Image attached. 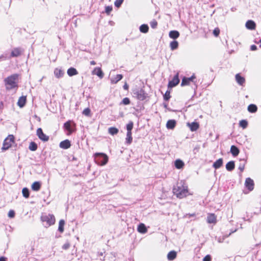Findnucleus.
<instances>
[{"label":"nucleus","mask_w":261,"mask_h":261,"mask_svg":"<svg viewBox=\"0 0 261 261\" xmlns=\"http://www.w3.org/2000/svg\"><path fill=\"white\" fill-rule=\"evenodd\" d=\"M246 27L251 30H254L256 27V24L253 20H248L246 23Z\"/></svg>","instance_id":"obj_20"},{"label":"nucleus","mask_w":261,"mask_h":261,"mask_svg":"<svg viewBox=\"0 0 261 261\" xmlns=\"http://www.w3.org/2000/svg\"><path fill=\"white\" fill-rule=\"evenodd\" d=\"M37 144L34 142H31L29 146V148L31 151H35L37 149Z\"/></svg>","instance_id":"obj_38"},{"label":"nucleus","mask_w":261,"mask_h":261,"mask_svg":"<svg viewBox=\"0 0 261 261\" xmlns=\"http://www.w3.org/2000/svg\"><path fill=\"white\" fill-rule=\"evenodd\" d=\"M90 64L91 65H95L96 64V62L94 61H91L90 62Z\"/></svg>","instance_id":"obj_56"},{"label":"nucleus","mask_w":261,"mask_h":261,"mask_svg":"<svg viewBox=\"0 0 261 261\" xmlns=\"http://www.w3.org/2000/svg\"><path fill=\"white\" fill-rule=\"evenodd\" d=\"M7 258L4 256L0 257V261H6Z\"/></svg>","instance_id":"obj_54"},{"label":"nucleus","mask_w":261,"mask_h":261,"mask_svg":"<svg viewBox=\"0 0 261 261\" xmlns=\"http://www.w3.org/2000/svg\"><path fill=\"white\" fill-rule=\"evenodd\" d=\"M250 49L252 51L256 50L257 49V47L255 45H252L250 47Z\"/></svg>","instance_id":"obj_51"},{"label":"nucleus","mask_w":261,"mask_h":261,"mask_svg":"<svg viewBox=\"0 0 261 261\" xmlns=\"http://www.w3.org/2000/svg\"><path fill=\"white\" fill-rule=\"evenodd\" d=\"M179 73L177 72L173 77L171 81H170L168 84V88H172L176 85H177L179 83Z\"/></svg>","instance_id":"obj_10"},{"label":"nucleus","mask_w":261,"mask_h":261,"mask_svg":"<svg viewBox=\"0 0 261 261\" xmlns=\"http://www.w3.org/2000/svg\"><path fill=\"white\" fill-rule=\"evenodd\" d=\"M163 97L165 100L168 101L169 99L171 98L170 91L167 90L165 93L164 94Z\"/></svg>","instance_id":"obj_43"},{"label":"nucleus","mask_w":261,"mask_h":261,"mask_svg":"<svg viewBox=\"0 0 261 261\" xmlns=\"http://www.w3.org/2000/svg\"><path fill=\"white\" fill-rule=\"evenodd\" d=\"M8 216L9 217L12 218H14L15 216V212L13 210H10L9 211L8 213Z\"/></svg>","instance_id":"obj_49"},{"label":"nucleus","mask_w":261,"mask_h":261,"mask_svg":"<svg viewBox=\"0 0 261 261\" xmlns=\"http://www.w3.org/2000/svg\"><path fill=\"white\" fill-rule=\"evenodd\" d=\"M150 25L152 28L155 29L158 25V22L156 20H154L150 23Z\"/></svg>","instance_id":"obj_48"},{"label":"nucleus","mask_w":261,"mask_h":261,"mask_svg":"<svg viewBox=\"0 0 261 261\" xmlns=\"http://www.w3.org/2000/svg\"><path fill=\"white\" fill-rule=\"evenodd\" d=\"M130 103V99L128 97L124 98L122 101L120 102V105H128Z\"/></svg>","instance_id":"obj_44"},{"label":"nucleus","mask_w":261,"mask_h":261,"mask_svg":"<svg viewBox=\"0 0 261 261\" xmlns=\"http://www.w3.org/2000/svg\"><path fill=\"white\" fill-rule=\"evenodd\" d=\"M67 74L69 76H72L73 75H77L78 74V72L76 69L73 67H70L67 70Z\"/></svg>","instance_id":"obj_26"},{"label":"nucleus","mask_w":261,"mask_h":261,"mask_svg":"<svg viewBox=\"0 0 261 261\" xmlns=\"http://www.w3.org/2000/svg\"><path fill=\"white\" fill-rule=\"evenodd\" d=\"M82 114L87 117H90L91 116V111L89 108H87L85 109L83 112Z\"/></svg>","instance_id":"obj_39"},{"label":"nucleus","mask_w":261,"mask_h":261,"mask_svg":"<svg viewBox=\"0 0 261 261\" xmlns=\"http://www.w3.org/2000/svg\"><path fill=\"white\" fill-rule=\"evenodd\" d=\"M123 77V75L122 74H117L114 77L111 79V83L112 84H115L118 82L120 81Z\"/></svg>","instance_id":"obj_25"},{"label":"nucleus","mask_w":261,"mask_h":261,"mask_svg":"<svg viewBox=\"0 0 261 261\" xmlns=\"http://www.w3.org/2000/svg\"><path fill=\"white\" fill-rule=\"evenodd\" d=\"M237 82L241 86H243L245 82V79L242 76L240 73H238L235 76Z\"/></svg>","instance_id":"obj_19"},{"label":"nucleus","mask_w":261,"mask_h":261,"mask_svg":"<svg viewBox=\"0 0 261 261\" xmlns=\"http://www.w3.org/2000/svg\"><path fill=\"white\" fill-rule=\"evenodd\" d=\"M173 193L176 196L180 199L185 198L190 195L187 186H180L173 189Z\"/></svg>","instance_id":"obj_2"},{"label":"nucleus","mask_w":261,"mask_h":261,"mask_svg":"<svg viewBox=\"0 0 261 261\" xmlns=\"http://www.w3.org/2000/svg\"><path fill=\"white\" fill-rule=\"evenodd\" d=\"M223 165V159L220 158L217 160L213 164V167L215 169H218L220 168Z\"/></svg>","instance_id":"obj_27"},{"label":"nucleus","mask_w":261,"mask_h":261,"mask_svg":"<svg viewBox=\"0 0 261 261\" xmlns=\"http://www.w3.org/2000/svg\"><path fill=\"white\" fill-rule=\"evenodd\" d=\"M124 89L127 90L128 89V85L125 83L123 86Z\"/></svg>","instance_id":"obj_53"},{"label":"nucleus","mask_w":261,"mask_h":261,"mask_svg":"<svg viewBox=\"0 0 261 261\" xmlns=\"http://www.w3.org/2000/svg\"><path fill=\"white\" fill-rule=\"evenodd\" d=\"M259 261H261V259H260Z\"/></svg>","instance_id":"obj_60"},{"label":"nucleus","mask_w":261,"mask_h":261,"mask_svg":"<svg viewBox=\"0 0 261 261\" xmlns=\"http://www.w3.org/2000/svg\"><path fill=\"white\" fill-rule=\"evenodd\" d=\"M14 137L13 135H9L4 140L2 149L4 151L10 148L12 144L14 143Z\"/></svg>","instance_id":"obj_4"},{"label":"nucleus","mask_w":261,"mask_h":261,"mask_svg":"<svg viewBox=\"0 0 261 261\" xmlns=\"http://www.w3.org/2000/svg\"><path fill=\"white\" fill-rule=\"evenodd\" d=\"M203 261H212L211 256L209 254L206 255L203 259Z\"/></svg>","instance_id":"obj_50"},{"label":"nucleus","mask_w":261,"mask_h":261,"mask_svg":"<svg viewBox=\"0 0 261 261\" xmlns=\"http://www.w3.org/2000/svg\"><path fill=\"white\" fill-rule=\"evenodd\" d=\"M239 126L243 129H245L248 125V122L246 120L243 119L240 121L239 123Z\"/></svg>","instance_id":"obj_34"},{"label":"nucleus","mask_w":261,"mask_h":261,"mask_svg":"<svg viewBox=\"0 0 261 261\" xmlns=\"http://www.w3.org/2000/svg\"><path fill=\"white\" fill-rule=\"evenodd\" d=\"M175 167L178 169H180L184 167V163L180 160H176L175 161Z\"/></svg>","instance_id":"obj_29"},{"label":"nucleus","mask_w":261,"mask_h":261,"mask_svg":"<svg viewBox=\"0 0 261 261\" xmlns=\"http://www.w3.org/2000/svg\"><path fill=\"white\" fill-rule=\"evenodd\" d=\"M178 43L177 41H172L170 44V47L171 50H174L178 47Z\"/></svg>","instance_id":"obj_41"},{"label":"nucleus","mask_w":261,"mask_h":261,"mask_svg":"<svg viewBox=\"0 0 261 261\" xmlns=\"http://www.w3.org/2000/svg\"><path fill=\"white\" fill-rule=\"evenodd\" d=\"M244 167H240V169L241 171H242L244 170Z\"/></svg>","instance_id":"obj_57"},{"label":"nucleus","mask_w":261,"mask_h":261,"mask_svg":"<svg viewBox=\"0 0 261 261\" xmlns=\"http://www.w3.org/2000/svg\"><path fill=\"white\" fill-rule=\"evenodd\" d=\"M41 187V184L39 181H35L34 182L31 188L33 191H38L40 190Z\"/></svg>","instance_id":"obj_21"},{"label":"nucleus","mask_w":261,"mask_h":261,"mask_svg":"<svg viewBox=\"0 0 261 261\" xmlns=\"http://www.w3.org/2000/svg\"><path fill=\"white\" fill-rule=\"evenodd\" d=\"M137 230L138 232L141 233H145L147 231V228L144 224L143 223H140L138 226Z\"/></svg>","instance_id":"obj_24"},{"label":"nucleus","mask_w":261,"mask_h":261,"mask_svg":"<svg viewBox=\"0 0 261 261\" xmlns=\"http://www.w3.org/2000/svg\"><path fill=\"white\" fill-rule=\"evenodd\" d=\"M4 108V103L2 101L0 102V111H1Z\"/></svg>","instance_id":"obj_52"},{"label":"nucleus","mask_w":261,"mask_h":261,"mask_svg":"<svg viewBox=\"0 0 261 261\" xmlns=\"http://www.w3.org/2000/svg\"><path fill=\"white\" fill-rule=\"evenodd\" d=\"M149 28L147 24H142L140 27V31L141 32L143 33H146L148 32Z\"/></svg>","instance_id":"obj_37"},{"label":"nucleus","mask_w":261,"mask_h":261,"mask_svg":"<svg viewBox=\"0 0 261 261\" xmlns=\"http://www.w3.org/2000/svg\"><path fill=\"white\" fill-rule=\"evenodd\" d=\"M41 220L43 222H45L48 226L54 224L56 221L55 216L51 214L42 216Z\"/></svg>","instance_id":"obj_6"},{"label":"nucleus","mask_w":261,"mask_h":261,"mask_svg":"<svg viewBox=\"0 0 261 261\" xmlns=\"http://www.w3.org/2000/svg\"><path fill=\"white\" fill-rule=\"evenodd\" d=\"M134 94L137 99L141 101L144 100L148 97L147 94L143 89L135 90Z\"/></svg>","instance_id":"obj_5"},{"label":"nucleus","mask_w":261,"mask_h":261,"mask_svg":"<svg viewBox=\"0 0 261 261\" xmlns=\"http://www.w3.org/2000/svg\"><path fill=\"white\" fill-rule=\"evenodd\" d=\"M177 256V252L174 250L170 251L167 254V259L168 260H174Z\"/></svg>","instance_id":"obj_22"},{"label":"nucleus","mask_w":261,"mask_h":261,"mask_svg":"<svg viewBox=\"0 0 261 261\" xmlns=\"http://www.w3.org/2000/svg\"><path fill=\"white\" fill-rule=\"evenodd\" d=\"M65 225V221L64 220H60L59 223L58 230L62 233L64 231V227Z\"/></svg>","instance_id":"obj_36"},{"label":"nucleus","mask_w":261,"mask_h":261,"mask_svg":"<svg viewBox=\"0 0 261 261\" xmlns=\"http://www.w3.org/2000/svg\"><path fill=\"white\" fill-rule=\"evenodd\" d=\"M123 1L124 0H116L114 2L115 7L117 8H119L123 3Z\"/></svg>","instance_id":"obj_45"},{"label":"nucleus","mask_w":261,"mask_h":261,"mask_svg":"<svg viewBox=\"0 0 261 261\" xmlns=\"http://www.w3.org/2000/svg\"><path fill=\"white\" fill-rule=\"evenodd\" d=\"M220 32V29L218 28H216L213 31V34L215 36L218 37L219 35Z\"/></svg>","instance_id":"obj_47"},{"label":"nucleus","mask_w":261,"mask_h":261,"mask_svg":"<svg viewBox=\"0 0 261 261\" xmlns=\"http://www.w3.org/2000/svg\"><path fill=\"white\" fill-rule=\"evenodd\" d=\"M133 127H134V123H133V122L130 121L126 125L127 132L132 133V130L133 129Z\"/></svg>","instance_id":"obj_42"},{"label":"nucleus","mask_w":261,"mask_h":261,"mask_svg":"<svg viewBox=\"0 0 261 261\" xmlns=\"http://www.w3.org/2000/svg\"><path fill=\"white\" fill-rule=\"evenodd\" d=\"M36 133L37 136L41 140L44 142H46L48 141L49 137L46 135L45 134H44L41 128H38L37 129Z\"/></svg>","instance_id":"obj_11"},{"label":"nucleus","mask_w":261,"mask_h":261,"mask_svg":"<svg viewBox=\"0 0 261 261\" xmlns=\"http://www.w3.org/2000/svg\"><path fill=\"white\" fill-rule=\"evenodd\" d=\"M207 222L210 224H216L217 223V216L214 213L208 214Z\"/></svg>","instance_id":"obj_13"},{"label":"nucleus","mask_w":261,"mask_h":261,"mask_svg":"<svg viewBox=\"0 0 261 261\" xmlns=\"http://www.w3.org/2000/svg\"><path fill=\"white\" fill-rule=\"evenodd\" d=\"M187 126H189L192 132L196 131L199 128V124L197 122L188 123Z\"/></svg>","instance_id":"obj_14"},{"label":"nucleus","mask_w":261,"mask_h":261,"mask_svg":"<svg viewBox=\"0 0 261 261\" xmlns=\"http://www.w3.org/2000/svg\"><path fill=\"white\" fill-rule=\"evenodd\" d=\"M260 46H261V39L260 40Z\"/></svg>","instance_id":"obj_59"},{"label":"nucleus","mask_w":261,"mask_h":261,"mask_svg":"<svg viewBox=\"0 0 261 261\" xmlns=\"http://www.w3.org/2000/svg\"><path fill=\"white\" fill-rule=\"evenodd\" d=\"M176 124V122L175 120H169L166 123V127L169 129H173L174 128Z\"/></svg>","instance_id":"obj_18"},{"label":"nucleus","mask_w":261,"mask_h":261,"mask_svg":"<svg viewBox=\"0 0 261 261\" xmlns=\"http://www.w3.org/2000/svg\"><path fill=\"white\" fill-rule=\"evenodd\" d=\"M23 51H24L23 49H22L21 47H15L12 50V51L11 52L10 57L14 58V57H18L19 56H20L21 55H22Z\"/></svg>","instance_id":"obj_9"},{"label":"nucleus","mask_w":261,"mask_h":261,"mask_svg":"<svg viewBox=\"0 0 261 261\" xmlns=\"http://www.w3.org/2000/svg\"><path fill=\"white\" fill-rule=\"evenodd\" d=\"M230 152L233 156H236L239 154L240 150L237 146L232 145L230 147Z\"/></svg>","instance_id":"obj_23"},{"label":"nucleus","mask_w":261,"mask_h":261,"mask_svg":"<svg viewBox=\"0 0 261 261\" xmlns=\"http://www.w3.org/2000/svg\"><path fill=\"white\" fill-rule=\"evenodd\" d=\"M245 186L249 191H252L254 189V187L253 180L250 177L247 178L245 181Z\"/></svg>","instance_id":"obj_12"},{"label":"nucleus","mask_w":261,"mask_h":261,"mask_svg":"<svg viewBox=\"0 0 261 261\" xmlns=\"http://www.w3.org/2000/svg\"><path fill=\"white\" fill-rule=\"evenodd\" d=\"M26 102L27 97L25 96H22L19 98L17 102V105L20 108H22L25 106Z\"/></svg>","instance_id":"obj_17"},{"label":"nucleus","mask_w":261,"mask_h":261,"mask_svg":"<svg viewBox=\"0 0 261 261\" xmlns=\"http://www.w3.org/2000/svg\"><path fill=\"white\" fill-rule=\"evenodd\" d=\"M54 73H55V76L57 78L61 77L64 75L63 71L60 69H58V68L55 69V70L54 71Z\"/></svg>","instance_id":"obj_32"},{"label":"nucleus","mask_w":261,"mask_h":261,"mask_svg":"<svg viewBox=\"0 0 261 261\" xmlns=\"http://www.w3.org/2000/svg\"><path fill=\"white\" fill-rule=\"evenodd\" d=\"M113 10V8L112 6H107L105 8V12L108 14L109 15L110 13L112 12Z\"/></svg>","instance_id":"obj_46"},{"label":"nucleus","mask_w":261,"mask_h":261,"mask_svg":"<svg viewBox=\"0 0 261 261\" xmlns=\"http://www.w3.org/2000/svg\"><path fill=\"white\" fill-rule=\"evenodd\" d=\"M20 75L17 73L11 74L4 80L6 90L10 91L13 89L17 90L18 88V82Z\"/></svg>","instance_id":"obj_1"},{"label":"nucleus","mask_w":261,"mask_h":261,"mask_svg":"<svg viewBox=\"0 0 261 261\" xmlns=\"http://www.w3.org/2000/svg\"><path fill=\"white\" fill-rule=\"evenodd\" d=\"M169 37L172 39H176L179 36V33L177 31H171L169 34Z\"/></svg>","instance_id":"obj_30"},{"label":"nucleus","mask_w":261,"mask_h":261,"mask_svg":"<svg viewBox=\"0 0 261 261\" xmlns=\"http://www.w3.org/2000/svg\"><path fill=\"white\" fill-rule=\"evenodd\" d=\"M69 246H62V248L63 249L66 250L69 248Z\"/></svg>","instance_id":"obj_55"},{"label":"nucleus","mask_w":261,"mask_h":261,"mask_svg":"<svg viewBox=\"0 0 261 261\" xmlns=\"http://www.w3.org/2000/svg\"><path fill=\"white\" fill-rule=\"evenodd\" d=\"M235 164L233 161H230L228 162L226 165V168L229 171H231L233 170Z\"/></svg>","instance_id":"obj_28"},{"label":"nucleus","mask_w":261,"mask_h":261,"mask_svg":"<svg viewBox=\"0 0 261 261\" xmlns=\"http://www.w3.org/2000/svg\"><path fill=\"white\" fill-rule=\"evenodd\" d=\"M96 163L99 166H104L108 162V155L103 153H95L94 154Z\"/></svg>","instance_id":"obj_3"},{"label":"nucleus","mask_w":261,"mask_h":261,"mask_svg":"<svg viewBox=\"0 0 261 261\" xmlns=\"http://www.w3.org/2000/svg\"><path fill=\"white\" fill-rule=\"evenodd\" d=\"M92 74L97 75L98 77H99L100 79L102 78L103 77L104 74L101 70V69L100 67H96L94 69V70L92 71Z\"/></svg>","instance_id":"obj_15"},{"label":"nucleus","mask_w":261,"mask_h":261,"mask_svg":"<svg viewBox=\"0 0 261 261\" xmlns=\"http://www.w3.org/2000/svg\"><path fill=\"white\" fill-rule=\"evenodd\" d=\"M247 110L250 113H255L257 111V107L254 104H250L248 106Z\"/></svg>","instance_id":"obj_31"},{"label":"nucleus","mask_w":261,"mask_h":261,"mask_svg":"<svg viewBox=\"0 0 261 261\" xmlns=\"http://www.w3.org/2000/svg\"><path fill=\"white\" fill-rule=\"evenodd\" d=\"M71 146L70 141L68 140H65L60 142V147L63 149H68Z\"/></svg>","instance_id":"obj_16"},{"label":"nucleus","mask_w":261,"mask_h":261,"mask_svg":"<svg viewBox=\"0 0 261 261\" xmlns=\"http://www.w3.org/2000/svg\"><path fill=\"white\" fill-rule=\"evenodd\" d=\"M196 79V77L194 74L190 77H184L181 81V86H189L191 83H194L195 84V80Z\"/></svg>","instance_id":"obj_7"},{"label":"nucleus","mask_w":261,"mask_h":261,"mask_svg":"<svg viewBox=\"0 0 261 261\" xmlns=\"http://www.w3.org/2000/svg\"><path fill=\"white\" fill-rule=\"evenodd\" d=\"M99 255H100V256H102V255H103L102 252H100V253H99Z\"/></svg>","instance_id":"obj_58"},{"label":"nucleus","mask_w":261,"mask_h":261,"mask_svg":"<svg viewBox=\"0 0 261 261\" xmlns=\"http://www.w3.org/2000/svg\"><path fill=\"white\" fill-rule=\"evenodd\" d=\"M108 132L111 135H115L118 133L119 130L115 127H111L108 129Z\"/></svg>","instance_id":"obj_35"},{"label":"nucleus","mask_w":261,"mask_h":261,"mask_svg":"<svg viewBox=\"0 0 261 261\" xmlns=\"http://www.w3.org/2000/svg\"><path fill=\"white\" fill-rule=\"evenodd\" d=\"M73 123L74 127H75V124L71 120H68L64 124V127L68 132L67 135H70L75 131V128H73L71 124Z\"/></svg>","instance_id":"obj_8"},{"label":"nucleus","mask_w":261,"mask_h":261,"mask_svg":"<svg viewBox=\"0 0 261 261\" xmlns=\"http://www.w3.org/2000/svg\"><path fill=\"white\" fill-rule=\"evenodd\" d=\"M22 193L23 197H24L25 198H28L30 196V192L29 189L27 188H23L22 190Z\"/></svg>","instance_id":"obj_40"},{"label":"nucleus","mask_w":261,"mask_h":261,"mask_svg":"<svg viewBox=\"0 0 261 261\" xmlns=\"http://www.w3.org/2000/svg\"><path fill=\"white\" fill-rule=\"evenodd\" d=\"M126 144L129 145L133 142L132 133L127 132L126 137L125 138Z\"/></svg>","instance_id":"obj_33"}]
</instances>
